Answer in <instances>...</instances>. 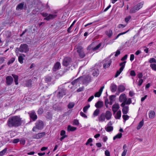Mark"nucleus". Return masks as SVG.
Wrapping results in <instances>:
<instances>
[{
    "label": "nucleus",
    "mask_w": 156,
    "mask_h": 156,
    "mask_svg": "<svg viewBox=\"0 0 156 156\" xmlns=\"http://www.w3.org/2000/svg\"><path fill=\"white\" fill-rule=\"evenodd\" d=\"M155 115V112L153 111H150L149 112V116L151 119H153L154 118Z\"/></svg>",
    "instance_id": "obj_23"
},
{
    "label": "nucleus",
    "mask_w": 156,
    "mask_h": 156,
    "mask_svg": "<svg viewBox=\"0 0 156 156\" xmlns=\"http://www.w3.org/2000/svg\"><path fill=\"white\" fill-rule=\"evenodd\" d=\"M143 82V80L142 79H140L139 80L137 84L139 86H140L141 85L142 83Z\"/></svg>",
    "instance_id": "obj_52"
},
{
    "label": "nucleus",
    "mask_w": 156,
    "mask_h": 156,
    "mask_svg": "<svg viewBox=\"0 0 156 156\" xmlns=\"http://www.w3.org/2000/svg\"><path fill=\"white\" fill-rule=\"evenodd\" d=\"M73 124L76 125H78L79 124V121L77 119H74L73 122Z\"/></svg>",
    "instance_id": "obj_53"
},
{
    "label": "nucleus",
    "mask_w": 156,
    "mask_h": 156,
    "mask_svg": "<svg viewBox=\"0 0 156 156\" xmlns=\"http://www.w3.org/2000/svg\"><path fill=\"white\" fill-rule=\"evenodd\" d=\"M66 94V90L62 89L59 90L57 94V97L58 98H61Z\"/></svg>",
    "instance_id": "obj_8"
},
{
    "label": "nucleus",
    "mask_w": 156,
    "mask_h": 156,
    "mask_svg": "<svg viewBox=\"0 0 156 156\" xmlns=\"http://www.w3.org/2000/svg\"><path fill=\"white\" fill-rule=\"evenodd\" d=\"M57 16V15L50 14L48 15V17H47L44 19V20L49 21L50 20H52L54 18H56Z\"/></svg>",
    "instance_id": "obj_12"
},
{
    "label": "nucleus",
    "mask_w": 156,
    "mask_h": 156,
    "mask_svg": "<svg viewBox=\"0 0 156 156\" xmlns=\"http://www.w3.org/2000/svg\"><path fill=\"white\" fill-rule=\"evenodd\" d=\"M104 87V86L101 87L99 90L98 92H96L94 94V96L95 97H99L102 93L103 89Z\"/></svg>",
    "instance_id": "obj_16"
},
{
    "label": "nucleus",
    "mask_w": 156,
    "mask_h": 156,
    "mask_svg": "<svg viewBox=\"0 0 156 156\" xmlns=\"http://www.w3.org/2000/svg\"><path fill=\"white\" fill-rule=\"evenodd\" d=\"M99 74V71L98 69H94L93 72L92 74L94 76H97Z\"/></svg>",
    "instance_id": "obj_32"
},
{
    "label": "nucleus",
    "mask_w": 156,
    "mask_h": 156,
    "mask_svg": "<svg viewBox=\"0 0 156 156\" xmlns=\"http://www.w3.org/2000/svg\"><path fill=\"white\" fill-rule=\"evenodd\" d=\"M149 62L151 64L152 63H156V60L154 58H151L149 61Z\"/></svg>",
    "instance_id": "obj_48"
},
{
    "label": "nucleus",
    "mask_w": 156,
    "mask_h": 156,
    "mask_svg": "<svg viewBox=\"0 0 156 156\" xmlns=\"http://www.w3.org/2000/svg\"><path fill=\"white\" fill-rule=\"evenodd\" d=\"M144 124V120L142 119L139 123L137 127V129L139 130L143 126Z\"/></svg>",
    "instance_id": "obj_30"
},
{
    "label": "nucleus",
    "mask_w": 156,
    "mask_h": 156,
    "mask_svg": "<svg viewBox=\"0 0 156 156\" xmlns=\"http://www.w3.org/2000/svg\"><path fill=\"white\" fill-rule=\"evenodd\" d=\"M15 60V58H12L10 59L7 63L8 65H9L10 64L13 63Z\"/></svg>",
    "instance_id": "obj_42"
},
{
    "label": "nucleus",
    "mask_w": 156,
    "mask_h": 156,
    "mask_svg": "<svg viewBox=\"0 0 156 156\" xmlns=\"http://www.w3.org/2000/svg\"><path fill=\"white\" fill-rule=\"evenodd\" d=\"M122 103L121 104V106L122 107H124L126 106V105H127L126 103V100L124 101H122Z\"/></svg>",
    "instance_id": "obj_51"
},
{
    "label": "nucleus",
    "mask_w": 156,
    "mask_h": 156,
    "mask_svg": "<svg viewBox=\"0 0 156 156\" xmlns=\"http://www.w3.org/2000/svg\"><path fill=\"white\" fill-rule=\"evenodd\" d=\"M32 138L33 139H39V137L38 135V133L35 134L33 136H32Z\"/></svg>",
    "instance_id": "obj_62"
},
{
    "label": "nucleus",
    "mask_w": 156,
    "mask_h": 156,
    "mask_svg": "<svg viewBox=\"0 0 156 156\" xmlns=\"http://www.w3.org/2000/svg\"><path fill=\"white\" fill-rule=\"evenodd\" d=\"M122 118L124 120L126 121L129 119V117L127 115H122Z\"/></svg>",
    "instance_id": "obj_50"
},
{
    "label": "nucleus",
    "mask_w": 156,
    "mask_h": 156,
    "mask_svg": "<svg viewBox=\"0 0 156 156\" xmlns=\"http://www.w3.org/2000/svg\"><path fill=\"white\" fill-rule=\"evenodd\" d=\"M100 110L98 109H96L94 111V112L93 114V116L94 117H95L96 116L98 115L100 113Z\"/></svg>",
    "instance_id": "obj_33"
},
{
    "label": "nucleus",
    "mask_w": 156,
    "mask_h": 156,
    "mask_svg": "<svg viewBox=\"0 0 156 156\" xmlns=\"http://www.w3.org/2000/svg\"><path fill=\"white\" fill-rule=\"evenodd\" d=\"M98 118L99 122H103L104 121L105 119V113H103L101 114L100 116L98 117Z\"/></svg>",
    "instance_id": "obj_17"
},
{
    "label": "nucleus",
    "mask_w": 156,
    "mask_h": 156,
    "mask_svg": "<svg viewBox=\"0 0 156 156\" xmlns=\"http://www.w3.org/2000/svg\"><path fill=\"white\" fill-rule=\"evenodd\" d=\"M105 154L106 156H110V153L108 150H106L105 151Z\"/></svg>",
    "instance_id": "obj_63"
},
{
    "label": "nucleus",
    "mask_w": 156,
    "mask_h": 156,
    "mask_svg": "<svg viewBox=\"0 0 156 156\" xmlns=\"http://www.w3.org/2000/svg\"><path fill=\"white\" fill-rule=\"evenodd\" d=\"M127 152L126 149H124L122 154V156H125Z\"/></svg>",
    "instance_id": "obj_64"
},
{
    "label": "nucleus",
    "mask_w": 156,
    "mask_h": 156,
    "mask_svg": "<svg viewBox=\"0 0 156 156\" xmlns=\"http://www.w3.org/2000/svg\"><path fill=\"white\" fill-rule=\"evenodd\" d=\"M131 18V16H129L128 17H126L125 19V22L126 23H128V22L129 21V20Z\"/></svg>",
    "instance_id": "obj_60"
},
{
    "label": "nucleus",
    "mask_w": 156,
    "mask_h": 156,
    "mask_svg": "<svg viewBox=\"0 0 156 156\" xmlns=\"http://www.w3.org/2000/svg\"><path fill=\"white\" fill-rule=\"evenodd\" d=\"M123 108L122 109V112L124 114H126L128 112L129 107L128 106H126L122 107Z\"/></svg>",
    "instance_id": "obj_27"
},
{
    "label": "nucleus",
    "mask_w": 156,
    "mask_h": 156,
    "mask_svg": "<svg viewBox=\"0 0 156 156\" xmlns=\"http://www.w3.org/2000/svg\"><path fill=\"white\" fill-rule=\"evenodd\" d=\"M76 129V128L70 125H69L67 127V130L68 131H74Z\"/></svg>",
    "instance_id": "obj_28"
},
{
    "label": "nucleus",
    "mask_w": 156,
    "mask_h": 156,
    "mask_svg": "<svg viewBox=\"0 0 156 156\" xmlns=\"http://www.w3.org/2000/svg\"><path fill=\"white\" fill-rule=\"evenodd\" d=\"M44 112L43 108L41 107L39 108L37 111V113L38 115H41Z\"/></svg>",
    "instance_id": "obj_36"
},
{
    "label": "nucleus",
    "mask_w": 156,
    "mask_h": 156,
    "mask_svg": "<svg viewBox=\"0 0 156 156\" xmlns=\"http://www.w3.org/2000/svg\"><path fill=\"white\" fill-rule=\"evenodd\" d=\"M122 134L121 133H119L115 136L113 138V140H115L116 139H120L122 136Z\"/></svg>",
    "instance_id": "obj_35"
},
{
    "label": "nucleus",
    "mask_w": 156,
    "mask_h": 156,
    "mask_svg": "<svg viewBox=\"0 0 156 156\" xmlns=\"http://www.w3.org/2000/svg\"><path fill=\"white\" fill-rule=\"evenodd\" d=\"M138 11V10H137L136 7L134 6L130 10L129 13H133L136 12Z\"/></svg>",
    "instance_id": "obj_34"
},
{
    "label": "nucleus",
    "mask_w": 156,
    "mask_h": 156,
    "mask_svg": "<svg viewBox=\"0 0 156 156\" xmlns=\"http://www.w3.org/2000/svg\"><path fill=\"white\" fill-rule=\"evenodd\" d=\"M32 80L30 79L27 81H25L24 83V84L27 87H31L32 85Z\"/></svg>",
    "instance_id": "obj_21"
},
{
    "label": "nucleus",
    "mask_w": 156,
    "mask_h": 156,
    "mask_svg": "<svg viewBox=\"0 0 156 156\" xmlns=\"http://www.w3.org/2000/svg\"><path fill=\"white\" fill-rule=\"evenodd\" d=\"M51 80V78L50 76H46L45 78V80L46 82H50Z\"/></svg>",
    "instance_id": "obj_41"
},
{
    "label": "nucleus",
    "mask_w": 156,
    "mask_h": 156,
    "mask_svg": "<svg viewBox=\"0 0 156 156\" xmlns=\"http://www.w3.org/2000/svg\"><path fill=\"white\" fill-rule=\"evenodd\" d=\"M120 54V50H118L115 52V57L119 55Z\"/></svg>",
    "instance_id": "obj_61"
},
{
    "label": "nucleus",
    "mask_w": 156,
    "mask_h": 156,
    "mask_svg": "<svg viewBox=\"0 0 156 156\" xmlns=\"http://www.w3.org/2000/svg\"><path fill=\"white\" fill-rule=\"evenodd\" d=\"M121 112L120 110L118 111L116 114V115L115 116V119H119L121 117Z\"/></svg>",
    "instance_id": "obj_31"
},
{
    "label": "nucleus",
    "mask_w": 156,
    "mask_h": 156,
    "mask_svg": "<svg viewBox=\"0 0 156 156\" xmlns=\"http://www.w3.org/2000/svg\"><path fill=\"white\" fill-rule=\"evenodd\" d=\"M24 4L23 3H20L16 7V9L19 10L23 9L24 6Z\"/></svg>",
    "instance_id": "obj_29"
},
{
    "label": "nucleus",
    "mask_w": 156,
    "mask_h": 156,
    "mask_svg": "<svg viewBox=\"0 0 156 156\" xmlns=\"http://www.w3.org/2000/svg\"><path fill=\"white\" fill-rule=\"evenodd\" d=\"M127 100V98L125 94L123 93L119 97V101L120 102H122V101H124Z\"/></svg>",
    "instance_id": "obj_18"
},
{
    "label": "nucleus",
    "mask_w": 156,
    "mask_h": 156,
    "mask_svg": "<svg viewBox=\"0 0 156 156\" xmlns=\"http://www.w3.org/2000/svg\"><path fill=\"white\" fill-rule=\"evenodd\" d=\"M112 115L111 112L109 111H107L106 112L105 116L106 119L109 120L111 119Z\"/></svg>",
    "instance_id": "obj_19"
},
{
    "label": "nucleus",
    "mask_w": 156,
    "mask_h": 156,
    "mask_svg": "<svg viewBox=\"0 0 156 156\" xmlns=\"http://www.w3.org/2000/svg\"><path fill=\"white\" fill-rule=\"evenodd\" d=\"M80 114L81 116H82V117H84L85 118H87V116L86 115L82 112H80Z\"/></svg>",
    "instance_id": "obj_59"
},
{
    "label": "nucleus",
    "mask_w": 156,
    "mask_h": 156,
    "mask_svg": "<svg viewBox=\"0 0 156 156\" xmlns=\"http://www.w3.org/2000/svg\"><path fill=\"white\" fill-rule=\"evenodd\" d=\"M105 34L109 37H111L112 35L113 32L111 29H109L105 31Z\"/></svg>",
    "instance_id": "obj_25"
},
{
    "label": "nucleus",
    "mask_w": 156,
    "mask_h": 156,
    "mask_svg": "<svg viewBox=\"0 0 156 156\" xmlns=\"http://www.w3.org/2000/svg\"><path fill=\"white\" fill-rule=\"evenodd\" d=\"M143 5V4L142 3H140L136 5L135 6L137 9V10H138L142 7Z\"/></svg>",
    "instance_id": "obj_39"
},
{
    "label": "nucleus",
    "mask_w": 156,
    "mask_h": 156,
    "mask_svg": "<svg viewBox=\"0 0 156 156\" xmlns=\"http://www.w3.org/2000/svg\"><path fill=\"white\" fill-rule=\"evenodd\" d=\"M92 142V138H89L87 140V142L86 143V145H88L90 143H91Z\"/></svg>",
    "instance_id": "obj_57"
},
{
    "label": "nucleus",
    "mask_w": 156,
    "mask_h": 156,
    "mask_svg": "<svg viewBox=\"0 0 156 156\" xmlns=\"http://www.w3.org/2000/svg\"><path fill=\"white\" fill-rule=\"evenodd\" d=\"M103 102L98 101L95 104V106L97 108H101L103 106Z\"/></svg>",
    "instance_id": "obj_20"
},
{
    "label": "nucleus",
    "mask_w": 156,
    "mask_h": 156,
    "mask_svg": "<svg viewBox=\"0 0 156 156\" xmlns=\"http://www.w3.org/2000/svg\"><path fill=\"white\" fill-rule=\"evenodd\" d=\"M7 150V148H5L2 151L0 152V156H2L6 152Z\"/></svg>",
    "instance_id": "obj_44"
},
{
    "label": "nucleus",
    "mask_w": 156,
    "mask_h": 156,
    "mask_svg": "<svg viewBox=\"0 0 156 156\" xmlns=\"http://www.w3.org/2000/svg\"><path fill=\"white\" fill-rule=\"evenodd\" d=\"M12 76L13 77L14 79V82L16 85L18 84V76L15 74H12Z\"/></svg>",
    "instance_id": "obj_24"
},
{
    "label": "nucleus",
    "mask_w": 156,
    "mask_h": 156,
    "mask_svg": "<svg viewBox=\"0 0 156 156\" xmlns=\"http://www.w3.org/2000/svg\"><path fill=\"white\" fill-rule=\"evenodd\" d=\"M74 103L73 102H70L68 105V108L69 109L73 108L74 106Z\"/></svg>",
    "instance_id": "obj_40"
},
{
    "label": "nucleus",
    "mask_w": 156,
    "mask_h": 156,
    "mask_svg": "<svg viewBox=\"0 0 156 156\" xmlns=\"http://www.w3.org/2000/svg\"><path fill=\"white\" fill-rule=\"evenodd\" d=\"M23 120L20 115H15L9 118L7 124L9 128L17 127L21 126Z\"/></svg>",
    "instance_id": "obj_1"
},
{
    "label": "nucleus",
    "mask_w": 156,
    "mask_h": 156,
    "mask_svg": "<svg viewBox=\"0 0 156 156\" xmlns=\"http://www.w3.org/2000/svg\"><path fill=\"white\" fill-rule=\"evenodd\" d=\"M28 114L29 115L30 119L32 120L33 121H35L37 118V115L34 110H32L29 112Z\"/></svg>",
    "instance_id": "obj_4"
},
{
    "label": "nucleus",
    "mask_w": 156,
    "mask_h": 156,
    "mask_svg": "<svg viewBox=\"0 0 156 156\" xmlns=\"http://www.w3.org/2000/svg\"><path fill=\"white\" fill-rule=\"evenodd\" d=\"M126 61H125L123 62H121L120 63L119 66H121V67H123V69H124L125 67V64H126Z\"/></svg>",
    "instance_id": "obj_58"
},
{
    "label": "nucleus",
    "mask_w": 156,
    "mask_h": 156,
    "mask_svg": "<svg viewBox=\"0 0 156 156\" xmlns=\"http://www.w3.org/2000/svg\"><path fill=\"white\" fill-rule=\"evenodd\" d=\"M38 135L39 138H41L45 135V132H44L39 133H38Z\"/></svg>",
    "instance_id": "obj_47"
},
{
    "label": "nucleus",
    "mask_w": 156,
    "mask_h": 156,
    "mask_svg": "<svg viewBox=\"0 0 156 156\" xmlns=\"http://www.w3.org/2000/svg\"><path fill=\"white\" fill-rule=\"evenodd\" d=\"M150 67L153 70L156 71V64L154 63H151L150 65Z\"/></svg>",
    "instance_id": "obj_38"
},
{
    "label": "nucleus",
    "mask_w": 156,
    "mask_h": 156,
    "mask_svg": "<svg viewBox=\"0 0 156 156\" xmlns=\"http://www.w3.org/2000/svg\"><path fill=\"white\" fill-rule=\"evenodd\" d=\"M130 75L132 76H136V74L134 70H132L130 71Z\"/></svg>",
    "instance_id": "obj_55"
},
{
    "label": "nucleus",
    "mask_w": 156,
    "mask_h": 156,
    "mask_svg": "<svg viewBox=\"0 0 156 156\" xmlns=\"http://www.w3.org/2000/svg\"><path fill=\"white\" fill-rule=\"evenodd\" d=\"M120 108L119 105L115 104L113 105L112 106V110L114 113L115 114Z\"/></svg>",
    "instance_id": "obj_13"
},
{
    "label": "nucleus",
    "mask_w": 156,
    "mask_h": 156,
    "mask_svg": "<svg viewBox=\"0 0 156 156\" xmlns=\"http://www.w3.org/2000/svg\"><path fill=\"white\" fill-rule=\"evenodd\" d=\"M91 80L89 76H87L84 80V82L85 83H89Z\"/></svg>",
    "instance_id": "obj_45"
},
{
    "label": "nucleus",
    "mask_w": 156,
    "mask_h": 156,
    "mask_svg": "<svg viewBox=\"0 0 156 156\" xmlns=\"http://www.w3.org/2000/svg\"><path fill=\"white\" fill-rule=\"evenodd\" d=\"M123 67H121L117 71L115 75V77H117L123 70Z\"/></svg>",
    "instance_id": "obj_26"
},
{
    "label": "nucleus",
    "mask_w": 156,
    "mask_h": 156,
    "mask_svg": "<svg viewBox=\"0 0 156 156\" xmlns=\"http://www.w3.org/2000/svg\"><path fill=\"white\" fill-rule=\"evenodd\" d=\"M103 68L104 69H106L110 66L112 63V61L111 59H108L107 60H105L103 61Z\"/></svg>",
    "instance_id": "obj_6"
},
{
    "label": "nucleus",
    "mask_w": 156,
    "mask_h": 156,
    "mask_svg": "<svg viewBox=\"0 0 156 156\" xmlns=\"http://www.w3.org/2000/svg\"><path fill=\"white\" fill-rule=\"evenodd\" d=\"M52 116L51 114L49 112H47L46 114V117L47 119H51L52 118Z\"/></svg>",
    "instance_id": "obj_49"
},
{
    "label": "nucleus",
    "mask_w": 156,
    "mask_h": 156,
    "mask_svg": "<svg viewBox=\"0 0 156 156\" xmlns=\"http://www.w3.org/2000/svg\"><path fill=\"white\" fill-rule=\"evenodd\" d=\"M90 106L89 105H86L85 106L83 109V112L84 113H86L88 109V108L90 107Z\"/></svg>",
    "instance_id": "obj_46"
},
{
    "label": "nucleus",
    "mask_w": 156,
    "mask_h": 156,
    "mask_svg": "<svg viewBox=\"0 0 156 156\" xmlns=\"http://www.w3.org/2000/svg\"><path fill=\"white\" fill-rule=\"evenodd\" d=\"M20 55H19L18 57V61L19 62L21 63L22 64L23 63V60L24 58L23 56L20 54Z\"/></svg>",
    "instance_id": "obj_37"
},
{
    "label": "nucleus",
    "mask_w": 156,
    "mask_h": 156,
    "mask_svg": "<svg viewBox=\"0 0 156 156\" xmlns=\"http://www.w3.org/2000/svg\"><path fill=\"white\" fill-rule=\"evenodd\" d=\"M36 129L41 130L44 127V123L43 121L41 120L37 121L36 123Z\"/></svg>",
    "instance_id": "obj_5"
},
{
    "label": "nucleus",
    "mask_w": 156,
    "mask_h": 156,
    "mask_svg": "<svg viewBox=\"0 0 156 156\" xmlns=\"http://www.w3.org/2000/svg\"><path fill=\"white\" fill-rule=\"evenodd\" d=\"M6 59V58L5 57H2L0 58V63L2 64L3 63L4 61H5V59Z\"/></svg>",
    "instance_id": "obj_56"
},
{
    "label": "nucleus",
    "mask_w": 156,
    "mask_h": 156,
    "mask_svg": "<svg viewBox=\"0 0 156 156\" xmlns=\"http://www.w3.org/2000/svg\"><path fill=\"white\" fill-rule=\"evenodd\" d=\"M29 50L28 46L27 44H21L19 48H16L15 50L16 54L19 53V51L21 52L27 53Z\"/></svg>",
    "instance_id": "obj_2"
},
{
    "label": "nucleus",
    "mask_w": 156,
    "mask_h": 156,
    "mask_svg": "<svg viewBox=\"0 0 156 156\" xmlns=\"http://www.w3.org/2000/svg\"><path fill=\"white\" fill-rule=\"evenodd\" d=\"M75 48L77 49V52L78 53L79 56L81 58H84L85 55L83 51V48L81 46L77 45Z\"/></svg>",
    "instance_id": "obj_3"
},
{
    "label": "nucleus",
    "mask_w": 156,
    "mask_h": 156,
    "mask_svg": "<svg viewBox=\"0 0 156 156\" xmlns=\"http://www.w3.org/2000/svg\"><path fill=\"white\" fill-rule=\"evenodd\" d=\"M112 125L111 121L109 122L107 124V127H105V129L108 132H110L113 130V126H110Z\"/></svg>",
    "instance_id": "obj_11"
},
{
    "label": "nucleus",
    "mask_w": 156,
    "mask_h": 156,
    "mask_svg": "<svg viewBox=\"0 0 156 156\" xmlns=\"http://www.w3.org/2000/svg\"><path fill=\"white\" fill-rule=\"evenodd\" d=\"M101 43L97 45L95 47L93 48V50L94 51H95L96 50L98 49L101 46Z\"/></svg>",
    "instance_id": "obj_54"
},
{
    "label": "nucleus",
    "mask_w": 156,
    "mask_h": 156,
    "mask_svg": "<svg viewBox=\"0 0 156 156\" xmlns=\"http://www.w3.org/2000/svg\"><path fill=\"white\" fill-rule=\"evenodd\" d=\"M61 67V64L59 62H56L54 65L52 70L54 71H56L60 68Z\"/></svg>",
    "instance_id": "obj_9"
},
{
    "label": "nucleus",
    "mask_w": 156,
    "mask_h": 156,
    "mask_svg": "<svg viewBox=\"0 0 156 156\" xmlns=\"http://www.w3.org/2000/svg\"><path fill=\"white\" fill-rule=\"evenodd\" d=\"M71 59L70 58L66 57L65 58L62 62V64L63 66L67 67L69 65Z\"/></svg>",
    "instance_id": "obj_7"
},
{
    "label": "nucleus",
    "mask_w": 156,
    "mask_h": 156,
    "mask_svg": "<svg viewBox=\"0 0 156 156\" xmlns=\"http://www.w3.org/2000/svg\"><path fill=\"white\" fill-rule=\"evenodd\" d=\"M83 78V77L82 76H80L76 79L74 80L71 82V84L73 85H74L76 83H80V80Z\"/></svg>",
    "instance_id": "obj_22"
},
{
    "label": "nucleus",
    "mask_w": 156,
    "mask_h": 156,
    "mask_svg": "<svg viewBox=\"0 0 156 156\" xmlns=\"http://www.w3.org/2000/svg\"><path fill=\"white\" fill-rule=\"evenodd\" d=\"M5 35L7 38H9L12 35L11 32L8 31L5 32Z\"/></svg>",
    "instance_id": "obj_43"
},
{
    "label": "nucleus",
    "mask_w": 156,
    "mask_h": 156,
    "mask_svg": "<svg viewBox=\"0 0 156 156\" xmlns=\"http://www.w3.org/2000/svg\"><path fill=\"white\" fill-rule=\"evenodd\" d=\"M117 89V86L114 83H112L111 84L110 89L112 92H115Z\"/></svg>",
    "instance_id": "obj_15"
},
{
    "label": "nucleus",
    "mask_w": 156,
    "mask_h": 156,
    "mask_svg": "<svg viewBox=\"0 0 156 156\" xmlns=\"http://www.w3.org/2000/svg\"><path fill=\"white\" fill-rule=\"evenodd\" d=\"M118 91L119 93H122L126 89L125 86L122 85H120L117 87Z\"/></svg>",
    "instance_id": "obj_14"
},
{
    "label": "nucleus",
    "mask_w": 156,
    "mask_h": 156,
    "mask_svg": "<svg viewBox=\"0 0 156 156\" xmlns=\"http://www.w3.org/2000/svg\"><path fill=\"white\" fill-rule=\"evenodd\" d=\"M6 84L7 85H11L13 82V79L11 76H8L6 78Z\"/></svg>",
    "instance_id": "obj_10"
}]
</instances>
